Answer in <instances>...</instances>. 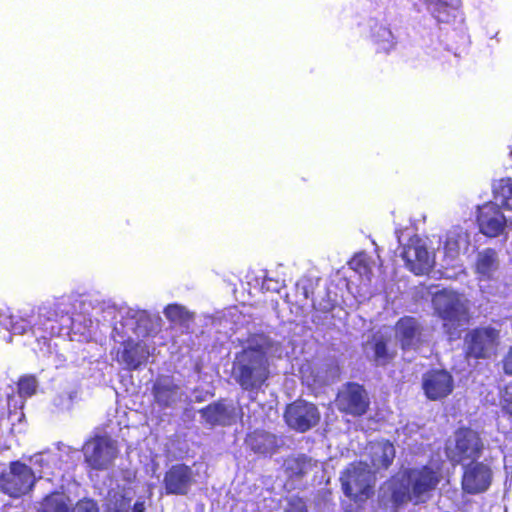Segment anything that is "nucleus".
Segmentation results:
<instances>
[{
	"instance_id": "nucleus-1",
	"label": "nucleus",
	"mask_w": 512,
	"mask_h": 512,
	"mask_svg": "<svg viewBox=\"0 0 512 512\" xmlns=\"http://www.w3.org/2000/svg\"><path fill=\"white\" fill-rule=\"evenodd\" d=\"M434 315L442 321V328L449 341L461 338L470 320L468 300L456 291L443 289L432 297Z\"/></svg>"
},
{
	"instance_id": "nucleus-2",
	"label": "nucleus",
	"mask_w": 512,
	"mask_h": 512,
	"mask_svg": "<svg viewBox=\"0 0 512 512\" xmlns=\"http://www.w3.org/2000/svg\"><path fill=\"white\" fill-rule=\"evenodd\" d=\"M271 342L265 338L263 343L244 348L236 364L235 380L242 389L252 391L260 388L270 376L267 352Z\"/></svg>"
},
{
	"instance_id": "nucleus-3",
	"label": "nucleus",
	"mask_w": 512,
	"mask_h": 512,
	"mask_svg": "<svg viewBox=\"0 0 512 512\" xmlns=\"http://www.w3.org/2000/svg\"><path fill=\"white\" fill-rule=\"evenodd\" d=\"M440 474L431 467L412 469L407 472L403 490L393 492V499L400 504L406 501L424 502L436 488Z\"/></svg>"
},
{
	"instance_id": "nucleus-4",
	"label": "nucleus",
	"mask_w": 512,
	"mask_h": 512,
	"mask_svg": "<svg viewBox=\"0 0 512 512\" xmlns=\"http://www.w3.org/2000/svg\"><path fill=\"white\" fill-rule=\"evenodd\" d=\"M341 482L346 496L354 501H364L373 494L375 478L368 464L361 461L347 468Z\"/></svg>"
},
{
	"instance_id": "nucleus-5",
	"label": "nucleus",
	"mask_w": 512,
	"mask_h": 512,
	"mask_svg": "<svg viewBox=\"0 0 512 512\" xmlns=\"http://www.w3.org/2000/svg\"><path fill=\"white\" fill-rule=\"evenodd\" d=\"M85 462L91 469L107 470L118 456L116 441L108 436H95L82 447Z\"/></svg>"
},
{
	"instance_id": "nucleus-6",
	"label": "nucleus",
	"mask_w": 512,
	"mask_h": 512,
	"mask_svg": "<svg viewBox=\"0 0 512 512\" xmlns=\"http://www.w3.org/2000/svg\"><path fill=\"white\" fill-rule=\"evenodd\" d=\"M499 345V331L493 327H477L465 337V356L487 359L495 355Z\"/></svg>"
},
{
	"instance_id": "nucleus-7",
	"label": "nucleus",
	"mask_w": 512,
	"mask_h": 512,
	"mask_svg": "<svg viewBox=\"0 0 512 512\" xmlns=\"http://www.w3.org/2000/svg\"><path fill=\"white\" fill-rule=\"evenodd\" d=\"M483 444L476 432L470 429L458 430L446 444V455L454 463L474 460L481 454Z\"/></svg>"
},
{
	"instance_id": "nucleus-8",
	"label": "nucleus",
	"mask_w": 512,
	"mask_h": 512,
	"mask_svg": "<svg viewBox=\"0 0 512 512\" xmlns=\"http://www.w3.org/2000/svg\"><path fill=\"white\" fill-rule=\"evenodd\" d=\"M335 405L342 413L362 416L367 412L370 400L363 385L356 382H348L338 392Z\"/></svg>"
},
{
	"instance_id": "nucleus-9",
	"label": "nucleus",
	"mask_w": 512,
	"mask_h": 512,
	"mask_svg": "<svg viewBox=\"0 0 512 512\" xmlns=\"http://www.w3.org/2000/svg\"><path fill=\"white\" fill-rule=\"evenodd\" d=\"M35 474L27 465L18 461L10 464L9 471L2 474V489L11 497H19L31 490Z\"/></svg>"
},
{
	"instance_id": "nucleus-10",
	"label": "nucleus",
	"mask_w": 512,
	"mask_h": 512,
	"mask_svg": "<svg viewBox=\"0 0 512 512\" xmlns=\"http://www.w3.org/2000/svg\"><path fill=\"white\" fill-rule=\"evenodd\" d=\"M401 256L406 268L417 276L428 274L434 267V258L418 238L409 240Z\"/></svg>"
},
{
	"instance_id": "nucleus-11",
	"label": "nucleus",
	"mask_w": 512,
	"mask_h": 512,
	"mask_svg": "<svg viewBox=\"0 0 512 512\" xmlns=\"http://www.w3.org/2000/svg\"><path fill=\"white\" fill-rule=\"evenodd\" d=\"M477 224L479 231L487 237L501 235L506 227V218L495 202H486L478 207Z\"/></svg>"
},
{
	"instance_id": "nucleus-12",
	"label": "nucleus",
	"mask_w": 512,
	"mask_h": 512,
	"mask_svg": "<svg viewBox=\"0 0 512 512\" xmlns=\"http://www.w3.org/2000/svg\"><path fill=\"white\" fill-rule=\"evenodd\" d=\"M492 482V470L482 462H473L464 468L462 487L470 494L486 491Z\"/></svg>"
},
{
	"instance_id": "nucleus-13",
	"label": "nucleus",
	"mask_w": 512,
	"mask_h": 512,
	"mask_svg": "<svg viewBox=\"0 0 512 512\" xmlns=\"http://www.w3.org/2000/svg\"><path fill=\"white\" fill-rule=\"evenodd\" d=\"M454 387L452 375L445 370H430L423 375L422 388L430 400L447 397Z\"/></svg>"
},
{
	"instance_id": "nucleus-14",
	"label": "nucleus",
	"mask_w": 512,
	"mask_h": 512,
	"mask_svg": "<svg viewBox=\"0 0 512 512\" xmlns=\"http://www.w3.org/2000/svg\"><path fill=\"white\" fill-rule=\"evenodd\" d=\"M193 474L190 467L184 464L172 466L164 476V487L167 494L185 495L193 484Z\"/></svg>"
},
{
	"instance_id": "nucleus-15",
	"label": "nucleus",
	"mask_w": 512,
	"mask_h": 512,
	"mask_svg": "<svg viewBox=\"0 0 512 512\" xmlns=\"http://www.w3.org/2000/svg\"><path fill=\"white\" fill-rule=\"evenodd\" d=\"M395 335L403 350L414 348L421 342L422 327L413 316H403L394 326Z\"/></svg>"
},
{
	"instance_id": "nucleus-16",
	"label": "nucleus",
	"mask_w": 512,
	"mask_h": 512,
	"mask_svg": "<svg viewBox=\"0 0 512 512\" xmlns=\"http://www.w3.org/2000/svg\"><path fill=\"white\" fill-rule=\"evenodd\" d=\"M151 392L154 404L160 409L171 408L180 400V388L169 377H158Z\"/></svg>"
},
{
	"instance_id": "nucleus-17",
	"label": "nucleus",
	"mask_w": 512,
	"mask_h": 512,
	"mask_svg": "<svg viewBox=\"0 0 512 512\" xmlns=\"http://www.w3.org/2000/svg\"><path fill=\"white\" fill-rule=\"evenodd\" d=\"M122 346L121 361L128 370H137L148 362L150 351L145 342L129 338L122 342Z\"/></svg>"
},
{
	"instance_id": "nucleus-18",
	"label": "nucleus",
	"mask_w": 512,
	"mask_h": 512,
	"mask_svg": "<svg viewBox=\"0 0 512 512\" xmlns=\"http://www.w3.org/2000/svg\"><path fill=\"white\" fill-rule=\"evenodd\" d=\"M428 11L438 23L455 22L460 10V0H423Z\"/></svg>"
},
{
	"instance_id": "nucleus-19",
	"label": "nucleus",
	"mask_w": 512,
	"mask_h": 512,
	"mask_svg": "<svg viewBox=\"0 0 512 512\" xmlns=\"http://www.w3.org/2000/svg\"><path fill=\"white\" fill-rule=\"evenodd\" d=\"M365 453L370 458L371 465L375 470L387 468L395 457L393 444L386 440L370 442Z\"/></svg>"
},
{
	"instance_id": "nucleus-20",
	"label": "nucleus",
	"mask_w": 512,
	"mask_h": 512,
	"mask_svg": "<svg viewBox=\"0 0 512 512\" xmlns=\"http://www.w3.org/2000/svg\"><path fill=\"white\" fill-rule=\"evenodd\" d=\"M246 443L255 453L272 455L283 444V441L273 434L256 430L247 436Z\"/></svg>"
},
{
	"instance_id": "nucleus-21",
	"label": "nucleus",
	"mask_w": 512,
	"mask_h": 512,
	"mask_svg": "<svg viewBox=\"0 0 512 512\" xmlns=\"http://www.w3.org/2000/svg\"><path fill=\"white\" fill-rule=\"evenodd\" d=\"M475 272L479 280H490L499 267L498 255L495 249L486 248L479 252L475 261Z\"/></svg>"
},
{
	"instance_id": "nucleus-22",
	"label": "nucleus",
	"mask_w": 512,
	"mask_h": 512,
	"mask_svg": "<svg viewBox=\"0 0 512 512\" xmlns=\"http://www.w3.org/2000/svg\"><path fill=\"white\" fill-rule=\"evenodd\" d=\"M132 493L123 488L120 492L112 489L108 492L107 509L110 512H125L130 506Z\"/></svg>"
},
{
	"instance_id": "nucleus-23",
	"label": "nucleus",
	"mask_w": 512,
	"mask_h": 512,
	"mask_svg": "<svg viewBox=\"0 0 512 512\" xmlns=\"http://www.w3.org/2000/svg\"><path fill=\"white\" fill-rule=\"evenodd\" d=\"M372 348L377 365L386 366L396 357V352L388 348V340L383 336L374 338Z\"/></svg>"
},
{
	"instance_id": "nucleus-24",
	"label": "nucleus",
	"mask_w": 512,
	"mask_h": 512,
	"mask_svg": "<svg viewBox=\"0 0 512 512\" xmlns=\"http://www.w3.org/2000/svg\"><path fill=\"white\" fill-rule=\"evenodd\" d=\"M42 512H70V500L63 493H53L41 503Z\"/></svg>"
},
{
	"instance_id": "nucleus-25",
	"label": "nucleus",
	"mask_w": 512,
	"mask_h": 512,
	"mask_svg": "<svg viewBox=\"0 0 512 512\" xmlns=\"http://www.w3.org/2000/svg\"><path fill=\"white\" fill-rule=\"evenodd\" d=\"M16 387V393L26 400L27 398H31L37 394L39 381L37 376L34 374H23L19 376L16 382Z\"/></svg>"
},
{
	"instance_id": "nucleus-26",
	"label": "nucleus",
	"mask_w": 512,
	"mask_h": 512,
	"mask_svg": "<svg viewBox=\"0 0 512 512\" xmlns=\"http://www.w3.org/2000/svg\"><path fill=\"white\" fill-rule=\"evenodd\" d=\"M494 198L506 209L512 210V179H500L494 186Z\"/></svg>"
},
{
	"instance_id": "nucleus-27",
	"label": "nucleus",
	"mask_w": 512,
	"mask_h": 512,
	"mask_svg": "<svg viewBox=\"0 0 512 512\" xmlns=\"http://www.w3.org/2000/svg\"><path fill=\"white\" fill-rule=\"evenodd\" d=\"M374 43L378 46L377 52H389L395 47V38L391 30L384 26H379L372 34Z\"/></svg>"
},
{
	"instance_id": "nucleus-28",
	"label": "nucleus",
	"mask_w": 512,
	"mask_h": 512,
	"mask_svg": "<svg viewBox=\"0 0 512 512\" xmlns=\"http://www.w3.org/2000/svg\"><path fill=\"white\" fill-rule=\"evenodd\" d=\"M164 314L169 321L180 325H188L194 318L193 313L179 304L167 305L164 309Z\"/></svg>"
},
{
	"instance_id": "nucleus-29",
	"label": "nucleus",
	"mask_w": 512,
	"mask_h": 512,
	"mask_svg": "<svg viewBox=\"0 0 512 512\" xmlns=\"http://www.w3.org/2000/svg\"><path fill=\"white\" fill-rule=\"evenodd\" d=\"M25 399L19 396L17 393L7 394L5 397V408H0V416H24ZM3 400L0 399V403Z\"/></svg>"
},
{
	"instance_id": "nucleus-30",
	"label": "nucleus",
	"mask_w": 512,
	"mask_h": 512,
	"mask_svg": "<svg viewBox=\"0 0 512 512\" xmlns=\"http://www.w3.org/2000/svg\"><path fill=\"white\" fill-rule=\"evenodd\" d=\"M284 416H318V409L312 403L297 399L287 406Z\"/></svg>"
},
{
	"instance_id": "nucleus-31",
	"label": "nucleus",
	"mask_w": 512,
	"mask_h": 512,
	"mask_svg": "<svg viewBox=\"0 0 512 512\" xmlns=\"http://www.w3.org/2000/svg\"><path fill=\"white\" fill-rule=\"evenodd\" d=\"M286 468L294 475H303L312 467V460L304 455L289 459L285 463Z\"/></svg>"
},
{
	"instance_id": "nucleus-32",
	"label": "nucleus",
	"mask_w": 512,
	"mask_h": 512,
	"mask_svg": "<svg viewBox=\"0 0 512 512\" xmlns=\"http://www.w3.org/2000/svg\"><path fill=\"white\" fill-rule=\"evenodd\" d=\"M349 267L360 275H369L371 268L364 253L356 254L348 262Z\"/></svg>"
},
{
	"instance_id": "nucleus-33",
	"label": "nucleus",
	"mask_w": 512,
	"mask_h": 512,
	"mask_svg": "<svg viewBox=\"0 0 512 512\" xmlns=\"http://www.w3.org/2000/svg\"><path fill=\"white\" fill-rule=\"evenodd\" d=\"M202 416H229L227 406L223 401L209 404L201 410Z\"/></svg>"
},
{
	"instance_id": "nucleus-34",
	"label": "nucleus",
	"mask_w": 512,
	"mask_h": 512,
	"mask_svg": "<svg viewBox=\"0 0 512 512\" xmlns=\"http://www.w3.org/2000/svg\"><path fill=\"white\" fill-rule=\"evenodd\" d=\"M287 425L299 432L307 431L314 423L311 422L312 418H285Z\"/></svg>"
},
{
	"instance_id": "nucleus-35",
	"label": "nucleus",
	"mask_w": 512,
	"mask_h": 512,
	"mask_svg": "<svg viewBox=\"0 0 512 512\" xmlns=\"http://www.w3.org/2000/svg\"><path fill=\"white\" fill-rule=\"evenodd\" d=\"M503 410L505 413L512 416V382L509 383L504 389Z\"/></svg>"
},
{
	"instance_id": "nucleus-36",
	"label": "nucleus",
	"mask_w": 512,
	"mask_h": 512,
	"mask_svg": "<svg viewBox=\"0 0 512 512\" xmlns=\"http://www.w3.org/2000/svg\"><path fill=\"white\" fill-rule=\"evenodd\" d=\"M504 373L512 376V346L502 360Z\"/></svg>"
},
{
	"instance_id": "nucleus-37",
	"label": "nucleus",
	"mask_w": 512,
	"mask_h": 512,
	"mask_svg": "<svg viewBox=\"0 0 512 512\" xmlns=\"http://www.w3.org/2000/svg\"><path fill=\"white\" fill-rule=\"evenodd\" d=\"M286 512H306V507L301 499L292 500Z\"/></svg>"
},
{
	"instance_id": "nucleus-38",
	"label": "nucleus",
	"mask_w": 512,
	"mask_h": 512,
	"mask_svg": "<svg viewBox=\"0 0 512 512\" xmlns=\"http://www.w3.org/2000/svg\"><path fill=\"white\" fill-rule=\"evenodd\" d=\"M46 455L44 453H39V454H35L32 458H31V462L33 465H38L40 467H43L44 464L46 463L47 459L45 457Z\"/></svg>"
},
{
	"instance_id": "nucleus-39",
	"label": "nucleus",
	"mask_w": 512,
	"mask_h": 512,
	"mask_svg": "<svg viewBox=\"0 0 512 512\" xmlns=\"http://www.w3.org/2000/svg\"><path fill=\"white\" fill-rule=\"evenodd\" d=\"M144 510H145V506H144V503H143V502H139V501H137V502L134 504L133 512H144Z\"/></svg>"
}]
</instances>
